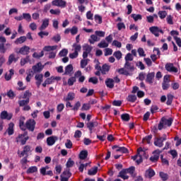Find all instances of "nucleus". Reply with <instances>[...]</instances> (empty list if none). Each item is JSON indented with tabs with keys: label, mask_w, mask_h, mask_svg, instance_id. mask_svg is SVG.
Masks as SVG:
<instances>
[{
	"label": "nucleus",
	"mask_w": 181,
	"mask_h": 181,
	"mask_svg": "<svg viewBox=\"0 0 181 181\" xmlns=\"http://www.w3.org/2000/svg\"><path fill=\"white\" fill-rule=\"evenodd\" d=\"M168 139V136L166 134H163L162 136L156 137L154 140L155 146L158 148H162L163 146V142Z\"/></svg>",
	"instance_id": "nucleus-1"
},
{
	"label": "nucleus",
	"mask_w": 181,
	"mask_h": 181,
	"mask_svg": "<svg viewBox=\"0 0 181 181\" xmlns=\"http://www.w3.org/2000/svg\"><path fill=\"white\" fill-rule=\"evenodd\" d=\"M36 127V121L33 119H30L25 122V129H28L30 132H33L35 131V128Z\"/></svg>",
	"instance_id": "nucleus-2"
},
{
	"label": "nucleus",
	"mask_w": 181,
	"mask_h": 181,
	"mask_svg": "<svg viewBox=\"0 0 181 181\" xmlns=\"http://www.w3.org/2000/svg\"><path fill=\"white\" fill-rule=\"evenodd\" d=\"M83 50L84 51L83 53V59H87V57H88V54H90V53H91L93 51V47L88 45V44H86L83 45Z\"/></svg>",
	"instance_id": "nucleus-3"
},
{
	"label": "nucleus",
	"mask_w": 181,
	"mask_h": 181,
	"mask_svg": "<svg viewBox=\"0 0 181 181\" xmlns=\"http://www.w3.org/2000/svg\"><path fill=\"white\" fill-rule=\"evenodd\" d=\"M149 30L151 33H152L153 35H154V36H156V37H159V33H161L162 35H163V30L161 29H159L158 26L150 27Z\"/></svg>",
	"instance_id": "nucleus-4"
},
{
	"label": "nucleus",
	"mask_w": 181,
	"mask_h": 181,
	"mask_svg": "<svg viewBox=\"0 0 181 181\" xmlns=\"http://www.w3.org/2000/svg\"><path fill=\"white\" fill-rule=\"evenodd\" d=\"M52 5L53 6H59V8H66L67 2L64 0H53L52 1Z\"/></svg>",
	"instance_id": "nucleus-5"
},
{
	"label": "nucleus",
	"mask_w": 181,
	"mask_h": 181,
	"mask_svg": "<svg viewBox=\"0 0 181 181\" xmlns=\"http://www.w3.org/2000/svg\"><path fill=\"white\" fill-rule=\"evenodd\" d=\"M165 69L169 73H177L178 69L173 65V63H167L165 64Z\"/></svg>",
	"instance_id": "nucleus-6"
},
{
	"label": "nucleus",
	"mask_w": 181,
	"mask_h": 181,
	"mask_svg": "<svg viewBox=\"0 0 181 181\" xmlns=\"http://www.w3.org/2000/svg\"><path fill=\"white\" fill-rule=\"evenodd\" d=\"M29 152H32V147L29 145H26L23 147V151H21L20 158H22V156H29Z\"/></svg>",
	"instance_id": "nucleus-7"
},
{
	"label": "nucleus",
	"mask_w": 181,
	"mask_h": 181,
	"mask_svg": "<svg viewBox=\"0 0 181 181\" xmlns=\"http://www.w3.org/2000/svg\"><path fill=\"white\" fill-rule=\"evenodd\" d=\"M35 79L36 80L35 84L37 88H40V85L42 84V83H43V74H36L35 76Z\"/></svg>",
	"instance_id": "nucleus-8"
},
{
	"label": "nucleus",
	"mask_w": 181,
	"mask_h": 181,
	"mask_svg": "<svg viewBox=\"0 0 181 181\" xmlns=\"http://www.w3.org/2000/svg\"><path fill=\"white\" fill-rule=\"evenodd\" d=\"M56 141H59V137L56 136H52L47 139V144L48 146H53L56 144Z\"/></svg>",
	"instance_id": "nucleus-9"
},
{
	"label": "nucleus",
	"mask_w": 181,
	"mask_h": 181,
	"mask_svg": "<svg viewBox=\"0 0 181 181\" xmlns=\"http://www.w3.org/2000/svg\"><path fill=\"white\" fill-rule=\"evenodd\" d=\"M30 50V47L28 46L24 45L23 47H21L18 50V53L20 54H23V56H26L29 54Z\"/></svg>",
	"instance_id": "nucleus-10"
},
{
	"label": "nucleus",
	"mask_w": 181,
	"mask_h": 181,
	"mask_svg": "<svg viewBox=\"0 0 181 181\" xmlns=\"http://www.w3.org/2000/svg\"><path fill=\"white\" fill-rule=\"evenodd\" d=\"M154 78H155V72L148 73L146 75V83H148V84H153Z\"/></svg>",
	"instance_id": "nucleus-11"
},
{
	"label": "nucleus",
	"mask_w": 181,
	"mask_h": 181,
	"mask_svg": "<svg viewBox=\"0 0 181 181\" xmlns=\"http://www.w3.org/2000/svg\"><path fill=\"white\" fill-rule=\"evenodd\" d=\"M112 149H116V152H121L122 153H128L129 151H128V148L126 147H119L117 145H115L112 147Z\"/></svg>",
	"instance_id": "nucleus-12"
},
{
	"label": "nucleus",
	"mask_w": 181,
	"mask_h": 181,
	"mask_svg": "<svg viewBox=\"0 0 181 181\" xmlns=\"http://www.w3.org/2000/svg\"><path fill=\"white\" fill-rule=\"evenodd\" d=\"M155 175H156L155 170H153V169L152 168H148V170H146L144 176L148 179H152V177H153Z\"/></svg>",
	"instance_id": "nucleus-13"
},
{
	"label": "nucleus",
	"mask_w": 181,
	"mask_h": 181,
	"mask_svg": "<svg viewBox=\"0 0 181 181\" xmlns=\"http://www.w3.org/2000/svg\"><path fill=\"white\" fill-rule=\"evenodd\" d=\"M34 73H40L43 70V66H42V62H38L37 64L33 66L32 67Z\"/></svg>",
	"instance_id": "nucleus-14"
},
{
	"label": "nucleus",
	"mask_w": 181,
	"mask_h": 181,
	"mask_svg": "<svg viewBox=\"0 0 181 181\" xmlns=\"http://www.w3.org/2000/svg\"><path fill=\"white\" fill-rule=\"evenodd\" d=\"M0 117L1 119H8L10 121V119H12V114H8V112L4 110L1 112Z\"/></svg>",
	"instance_id": "nucleus-15"
},
{
	"label": "nucleus",
	"mask_w": 181,
	"mask_h": 181,
	"mask_svg": "<svg viewBox=\"0 0 181 181\" xmlns=\"http://www.w3.org/2000/svg\"><path fill=\"white\" fill-rule=\"evenodd\" d=\"M60 80H62V77L60 76H51L47 78L45 81H47V83L48 84H53V83H54V81H60Z\"/></svg>",
	"instance_id": "nucleus-16"
},
{
	"label": "nucleus",
	"mask_w": 181,
	"mask_h": 181,
	"mask_svg": "<svg viewBox=\"0 0 181 181\" xmlns=\"http://www.w3.org/2000/svg\"><path fill=\"white\" fill-rule=\"evenodd\" d=\"M161 121L164 123V125H167V127H172V124H173V118L171 117H170L169 119L163 117L161 119Z\"/></svg>",
	"instance_id": "nucleus-17"
},
{
	"label": "nucleus",
	"mask_w": 181,
	"mask_h": 181,
	"mask_svg": "<svg viewBox=\"0 0 181 181\" xmlns=\"http://www.w3.org/2000/svg\"><path fill=\"white\" fill-rule=\"evenodd\" d=\"M49 18H45L44 20H42V23L39 28V30H45L47 28V26H49Z\"/></svg>",
	"instance_id": "nucleus-18"
},
{
	"label": "nucleus",
	"mask_w": 181,
	"mask_h": 181,
	"mask_svg": "<svg viewBox=\"0 0 181 181\" xmlns=\"http://www.w3.org/2000/svg\"><path fill=\"white\" fill-rule=\"evenodd\" d=\"M97 125H98V123L97 122H90L86 124V127L89 129L90 134H93V128H94V127H97Z\"/></svg>",
	"instance_id": "nucleus-19"
},
{
	"label": "nucleus",
	"mask_w": 181,
	"mask_h": 181,
	"mask_svg": "<svg viewBox=\"0 0 181 181\" xmlns=\"http://www.w3.org/2000/svg\"><path fill=\"white\" fill-rule=\"evenodd\" d=\"M106 87L107 88H114V79L108 78L105 81Z\"/></svg>",
	"instance_id": "nucleus-20"
},
{
	"label": "nucleus",
	"mask_w": 181,
	"mask_h": 181,
	"mask_svg": "<svg viewBox=\"0 0 181 181\" xmlns=\"http://www.w3.org/2000/svg\"><path fill=\"white\" fill-rule=\"evenodd\" d=\"M73 70H74L73 65L70 64L65 67V72L64 74L65 76L71 74V73H73Z\"/></svg>",
	"instance_id": "nucleus-21"
},
{
	"label": "nucleus",
	"mask_w": 181,
	"mask_h": 181,
	"mask_svg": "<svg viewBox=\"0 0 181 181\" xmlns=\"http://www.w3.org/2000/svg\"><path fill=\"white\" fill-rule=\"evenodd\" d=\"M87 156H88V151L87 150L81 151L79 153V159H81V160L87 159Z\"/></svg>",
	"instance_id": "nucleus-22"
},
{
	"label": "nucleus",
	"mask_w": 181,
	"mask_h": 181,
	"mask_svg": "<svg viewBox=\"0 0 181 181\" xmlns=\"http://www.w3.org/2000/svg\"><path fill=\"white\" fill-rule=\"evenodd\" d=\"M126 175H127V171L125 169H123L119 173L118 176H119V177L124 179V180H127L129 179V176Z\"/></svg>",
	"instance_id": "nucleus-23"
},
{
	"label": "nucleus",
	"mask_w": 181,
	"mask_h": 181,
	"mask_svg": "<svg viewBox=\"0 0 181 181\" xmlns=\"http://www.w3.org/2000/svg\"><path fill=\"white\" fill-rule=\"evenodd\" d=\"M88 42L90 45H94L95 42H100V37H98L97 35H91Z\"/></svg>",
	"instance_id": "nucleus-24"
},
{
	"label": "nucleus",
	"mask_w": 181,
	"mask_h": 181,
	"mask_svg": "<svg viewBox=\"0 0 181 181\" xmlns=\"http://www.w3.org/2000/svg\"><path fill=\"white\" fill-rule=\"evenodd\" d=\"M15 74V71L13 69H10L9 70V74H8V73L5 74L4 76V78L6 81H9V80H11V78H12V76H13Z\"/></svg>",
	"instance_id": "nucleus-25"
},
{
	"label": "nucleus",
	"mask_w": 181,
	"mask_h": 181,
	"mask_svg": "<svg viewBox=\"0 0 181 181\" xmlns=\"http://www.w3.org/2000/svg\"><path fill=\"white\" fill-rule=\"evenodd\" d=\"M57 49V45H47L43 47L42 52H53V50H56Z\"/></svg>",
	"instance_id": "nucleus-26"
},
{
	"label": "nucleus",
	"mask_w": 181,
	"mask_h": 181,
	"mask_svg": "<svg viewBox=\"0 0 181 181\" xmlns=\"http://www.w3.org/2000/svg\"><path fill=\"white\" fill-rule=\"evenodd\" d=\"M25 42H26V36H21L17 38L14 43L15 45H22V43H25Z\"/></svg>",
	"instance_id": "nucleus-27"
},
{
	"label": "nucleus",
	"mask_w": 181,
	"mask_h": 181,
	"mask_svg": "<svg viewBox=\"0 0 181 181\" xmlns=\"http://www.w3.org/2000/svg\"><path fill=\"white\" fill-rule=\"evenodd\" d=\"M98 172V167L95 166L90 168V170H88V175H89V176H94V175H97Z\"/></svg>",
	"instance_id": "nucleus-28"
},
{
	"label": "nucleus",
	"mask_w": 181,
	"mask_h": 181,
	"mask_svg": "<svg viewBox=\"0 0 181 181\" xmlns=\"http://www.w3.org/2000/svg\"><path fill=\"white\" fill-rule=\"evenodd\" d=\"M19 127L21 131H26V124H25V117L19 119Z\"/></svg>",
	"instance_id": "nucleus-29"
},
{
	"label": "nucleus",
	"mask_w": 181,
	"mask_h": 181,
	"mask_svg": "<svg viewBox=\"0 0 181 181\" xmlns=\"http://www.w3.org/2000/svg\"><path fill=\"white\" fill-rule=\"evenodd\" d=\"M124 69H127V70H129L130 71H134V70H135V67L129 62H125V64H124Z\"/></svg>",
	"instance_id": "nucleus-30"
},
{
	"label": "nucleus",
	"mask_w": 181,
	"mask_h": 181,
	"mask_svg": "<svg viewBox=\"0 0 181 181\" xmlns=\"http://www.w3.org/2000/svg\"><path fill=\"white\" fill-rule=\"evenodd\" d=\"M141 153H145V151H144V149L142 148V147H139L138 149H137V154L132 156V159H133V160H136L137 158L139 156V155H141Z\"/></svg>",
	"instance_id": "nucleus-31"
},
{
	"label": "nucleus",
	"mask_w": 181,
	"mask_h": 181,
	"mask_svg": "<svg viewBox=\"0 0 181 181\" xmlns=\"http://www.w3.org/2000/svg\"><path fill=\"white\" fill-rule=\"evenodd\" d=\"M173 98H175V96L170 93H168L167 95V105H172V103H173Z\"/></svg>",
	"instance_id": "nucleus-32"
},
{
	"label": "nucleus",
	"mask_w": 181,
	"mask_h": 181,
	"mask_svg": "<svg viewBox=\"0 0 181 181\" xmlns=\"http://www.w3.org/2000/svg\"><path fill=\"white\" fill-rule=\"evenodd\" d=\"M75 97L76 94H74V93H69L67 97L64 98V101H73Z\"/></svg>",
	"instance_id": "nucleus-33"
},
{
	"label": "nucleus",
	"mask_w": 181,
	"mask_h": 181,
	"mask_svg": "<svg viewBox=\"0 0 181 181\" xmlns=\"http://www.w3.org/2000/svg\"><path fill=\"white\" fill-rule=\"evenodd\" d=\"M110 66L107 65V64H103L101 69L102 74H107L110 71Z\"/></svg>",
	"instance_id": "nucleus-34"
},
{
	"label": "nucleus",
	"mask_w": 181,
	"mask_h": 181,
	"mask_svg": "<svg viewBox=\"0 0 181 181\" xmlns=\"http://www.w3.org/2000/svg\"><path fill=\"white\" fill-rule=\"evenodd\" d=\"M13 127H15V124L11 122L8 125V128L7 129V132L8 135H13Z\"/></svg>",
	"instance_id": "nucleus-35"
},
{
	"label": "nucleus",
	"mask_w": 181,
	"mask_h": 181,
	"mask_svg": "<svg viewBox=\"0 0 181 181\" xmlns=\"http://www.w3.org/2000/svg\"><path fill=\"white\" fill-rule=\"evenodd\" d=\"M36 172H37V167L31 166L27 170L26 173L29 175L30 173H36Z\"/></svg>",
	"instance_id": "nucleus-36"
},
{
	"label": "nucleus",
	"mask_w": 181,
	"mask_h": 181,
	"mask_svg": "<svg viewBox=\"0 0 181 181\" xmlns=\"http://www.w3.org/2000/svg\"><path fill=\"white\" fill-rule=\"evenodd\" d=\"M76 81H77L76 77L71 76L68 79L67 84L69 87H71V86H74V83H76Z\"/></svg>",
	"instance_id": "nucleus-37"
},
{
	"label": "nucleus",
	"mask_w": 181,
	"mask_h": 181,
	"mask_svg": "<svg viewBox=\"0 0 181 181\" xmlns=\"http://www.w3.org/2000/svg\"><path fill=\"white\" fill-rule=\"evenodd\" d=\"M29 98H28L26 100H22L18 101V104L20 107H25V105H28L29 104Z\"/></svg>",
	"instance_id": "nucleus-38"
},
{
	"label": "nucleus",
	"mask_w": 181,
	"mask_h": 181,
	"mask_svg": "<svg viewBox=\"0 0 181 181\" xmlns=\"http://www.w3.org/2000/svg\"><path fill=\"white\" fill-rule=\"evenodd\" d=\"M121 118L122 121H125L126 122H128L129 119H131V117L129 116V114L128 113H124L121 115Z\"/></svg>",
	"instance_id": "nucleus-39"
},
{
	"label": "nucleus",
	"mask_w": 181,
	"mask_h": 181,
	"mask_svg": "<svg viewBox=\"0 0 181 181\" xmlns=\"http://www.w3.org/2000/svg\"><path fill=\"white\" fill-rule=\"evenodd\" d=\"M159 176L162 179L163 181H166V180H168V179H169V175L167 173H165L163 172H160Z\"/></svg>",
	"instance_id": "nucleus-40"
},
{
	"label": "nucleus",
	"mask_w": 181,
	"mask_h": 181,
	"mask_svg": "<svg viewBox=\"0 0 181 181\" xmlns=\"http://www.w3.org/2000/svg\"><path fill=\"white\" fill-rule=\"evenodd\" d=\"M127 100L129 101V103H135V101H136V95H129Z\"/></svg>",
	"instance_id": "nucleus-41"
},
{
	"label": "nucleus",
	"mask_w": 181,
	"mask_h": 181,
	"mask_svg": "<svg viewBox=\"0 0 181 181\" xmlns=\"http://www.w3.org/2000/svg\"><path fill=\"white\" fill-rule=\"evenodd\" d=\"M113 56H115L117 60H121V59H122V52H121V51H116L114 52Z\"/></svg>",
	"instance_id": "nucleus-42"
},
{
	"label": "nucleus",
	"mask_w": 181,
	"mask_h": 181,
	"mask_svg": "<svg viewBox=\"0 0 181 181\" xmlns=\"http://www.w3.org/2000/svg\"><path fill=\"white\" fill-rule=\"evenodd\" d=\"M91 108V105L90 103H83L81 107V111H88Z\"/></svg>",
	"instance_id": "nucleus-43"
},
{
	"label": "nucleus",
	"mask_w": 181,
	"mask_h": 181,
	"mask_svg": "<svg viewBox=\"0 0 181 181\" xmlns=\"http://www.w3.org/2000/svg\"><path fill=\"white\" fill-rule=\"evenodd\" d=\"M168 16L166 11H158V16L160 19H165Z\"/></svg>",
	"instance_id": "nucleus-44"
},
{
	"label": "nucleus",
	"mask_w": 181,
	"mask_h": 181,
	"mask_svg": "<svg viewBox=\"0 0 181 181\" xmlns=\"http://www.w3.org/2000/svg\"><path fill=\"white\" fill-rule=\"evenodd\" d=\"M45 56L44 51H42L40 54H37V52H34L33 54V57L35 59H40V57H43Z\"/></svg>",
	"instance_id": "nucleus-45"
},
{
	"label": "nucleus",
	"mask_w": 181,
	"mask_h": 181,
	"mask_svg": "<svg viewBox=\"0 0 181 181\" xmlns=\"http://www.w3.org/2000/svg\"><path fill=\"white\" fill-rule=\"evenodd\" d=\"M72 47L74 48V52H76V53H78V52L81 51V45H78L77 43H74Z\"/></svg>",
	"instance_id": "nucleus-46"
},
{
	"label": "nucleus",
	"mask_w": 181,
	"mask_h": 181,
	"mask_svg": "<svg viewBox=\"0 0 181 181\" xmlns=\"http://www.w3.org/2000/svg\"><path fill=\"white\" fill-rule=\"evenodd\" d=\"M98 47L100 49H104L105 47H108V43L105 42V40H102L98 45Z\"/></svg>",
	"instance_id": "nucleus-47"
},
{
	"label": "nucleus",
	"mask_w": 181,
	"mask_h": 181,
	"mask_svg": "<svg viewBox=\"0 0 181 181\" xmlns=\"http://www.w3.org/2000/svg\"><path fill=\"white\" fill-rule=\"evenodd\" d=\"M95 21L97 23H99V25H101V23H103V17L98 14H95Z\"/></svg>",
	"instance_id": "nucleus-48"
},
{
	"label": "nucleus",
	"mask_w": 181,
	"mask_h": 181,
	"mask_svg": "<svg viewBox=\"0 0 181 181\" xmlns=\"http://www.w3.org/2000/svg\"><path fill=\"white\" fill-rule=\"evenodd\" d=\"M23 19H25L28 22H30V21H32V16H30V13H23Z\"/></svg>",
	"instance_id": "nucleus-49"
},
{
	"label": "nucleus",
	"mask_w": 181,
	"mask_h": 181,
	"mask_svg": "<svg viewBox=\"0 0 181 181\" xmlns=\"http://www.w3.org/2000/svg\"><path fill=\"white\" fill-rule=\"evenodd\" d=\"M126 170V173H129L132 176L134 175L135 172V168L134 166H131L129 168L124 169Z\"/></svg>",
	"instance_id": "nucleus-50"
},
{
	"label": "nucleus",
	"mask_w": 181,
	"mask_h": 181,
	"mask_svg": "<svg viewBox=\"0 0 181 181\" xmlns=\"http://www.w3.org/2000/svg\"><path fill=\"white\" fill-rule=\"evenodd\" d=\"M69 53V50H67V49H63L62 50H61L59 53L60 57H66V56H67Z\"/></svg>",
	"instance_id": "nucleus-51"
},
{
	"label": "nucleus",
	"mask_w": 181,
	"mask_h": 181,
	"mask_svg": "<svg viewBox=\"0 0 181 181\" xmlns=\"http://www.w3.org/2000/svg\"><path fill=\"white\" fill-rule=\"evenodd\" d=\"M52 40H54L56 43H59L60 40H62V36H60V34H57L54 37H52Z\"/></svg>",
	"instance_id": "nucleus-52"
},
{
	"label": "nucleus",
	"mask_w": 181,
	"mask_h": 181,
	"mask_svg": "<svg viewBox=\"0 0 181 181\" xmlns=\"http://www.w3.org/2000/svg\"><path fill=\"white\" fill-rule=\"evenodd\" d=\"M117 28L118 30H122V29H127V27L125 26V23L122 22H119L117 24Z\"/></svg>",
	"instance_id": "nucleus-53"
},
{
	"label": "nucleus",
	"mask_w": 181,
	"mask_h": 181,
	"mask_svg": "<svg viewBox=\"0 0 181 181\" xmlns=\"http://www.w3.org/2000/svg\"><path fill=\"white\" fill-rule=\"evenodd\" d=\"M125 62H132L134 60V56H132V54L128 53L124 57Z\"/></svg>",
	"instance_id": "nucleus-54"
},
{
	"label": "nucleus",
	"mask_w": 181,
	"mask_h": 181,
	"mask_svg": "<svg viewBox=\"0 0 181 181\" xmlns=\"http://www.w3.org/2000/svg\"><path fill=\"white\" fill-rule=\"evenodd\" d=\"M7 96L8 97V98L13 100L16 96V95H15V93L13 92V90H10L7 92Z\"/></svg>",
	"instance_id": "nucleus-55"
},
{
	"label": "nucleus",
	"mask_w": 181,
	"mask_h": 181,
	"mask_svg": "<svg viewBox=\"0 0 181 181\" xmlns=\"http://www.w3.org/2000/svg\"><path fill=\"white\" fill-rule=\"evenodd\" d=\"M80 107H81V103H80V101H77L71 110L72 111H78V108H80Z\"/></svg>",
	"instance_id": "nucleus-56"
},
{
	"label": "nucleus",
	"mask_w": 181,
	"mask_h": 181,
	"mask_svg": "<svg viewBox=\"0 0 181 181\" xmlns=\"http://www.w3.org/2000/svg\"><path fill=\"white\" fill-rule=\"evenodd\" d=\"M132 18L136 22L137 21H141L142 19V16L141 14H132Z\"/></svg>",
	"instance_id": "nucleus-57"
},
{
	"label": "nucleus",
	"mask_w": 181,
	"mask_h": 181,
	"mask_svg": "<svg viewBox=\"0 0 181 181\" xmlns=\"http://www.w3.org/2000/svg\"><path fill=\"white\" fill-rule=\"evenodd\" d=\"M26 138L28 136V132H24L23 134H19L18 137L16 139V142H19V139H23V137Z\"/></svg>",
	"instance_id": "nucleus-58"
},
{
	"label": "nucleus",
	"mask_w": 181,
	"mask_h": 181,
	"mask_svg": "<svg viewBox=\"0 0 181 181\" xmlns=\"http://www.w3.org/2000/svg\"><path fill=\"white\" fill-rule=\"evenodd\" d=\"M88 83H92V84H98V78L97 77H90L88 79Z\"/></svg>",
	"instance_id": "nucleus-59"
},
{
	"label": "nucleus",
	"mask_w": 181,
	"mask_h": 181,
	"mask_svg": "<svg viewBox=\"0 0 181 181\" xmlns=\"http://www.w3.org/2000/svg\"><path fill=\"white\" fill-rule=\"evenodd\" d=\"M74 166V160H72L71 158H69L66 162V168H73Z\"/></svg>",
	"instance_id": "nucleus-60"
},
{
	"label": "nucleus",
	"mask_w": 181,
	"mask_h": 181,
	"mask_svg": "<svg viewBox=\"0 0 181 181\" xmlns=\"http://www.w3.org/2000/svg\"><path fill=\"white\" fill-rule=\"evenodd\" d=\"M167 23L168 25H173V16L172 15H169L166 18Z\"/></svg>",
	"instance_id": "nucleus-61"
},
{
	"label": "nucleus",
	"mask_w": 181,
	"mask_h": 181,
	"mask_svg": "<svg viewBox=\"0 0 181 181\" xmlns=\"http://www.w3.org/2000/svg\"><path fill=\"white\" fill-rule=\"evenodd\" d=\"M152 140V134H150L148 136H146L144 139L143 141L144 142H147V144H151V141Z\"/></svg>",
	"instance_id": "nucleus-62"
},
{
	"label": "nucleus",
	"mask_w": 181,
	"mask_h": 181,
	"mask_svg": "<svg viewBox=\"0 0 181 181\" xmlns=\"http://www.w3.org/2000/svg\"><path fill=\"white\" fill-rule=\"evenodd\" d=\"M150 160L153 163L158 162V160H159V156L154 154L153 156L150 157Z\"/></svg>",
	"instance_id": "nucleus-63"
},
{
	"label": "nucleus",
	"mask_w": 181,
	"mask_h": 181,
	"mask_svg": "<svg viewBox=\"0 0 181 181\" xmlns=\"http://www.w3.org/2000/svg\"><path fill=\"white\" fill-rule=\"evenodd\" d=\"M64 110V104L60 103L57 107V112H62Z\"/></svg>",
	"instance_id": "nucleus-64"
}]
</instances>
